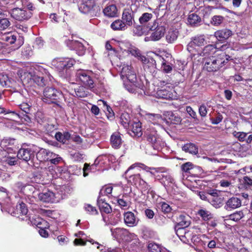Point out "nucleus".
<instances>
[{
  "instance_id": "f257e3e1",
  "label": "nucleus",
  "mask_w": 252,
  "mask_h": 252,
  "mask_svg": "<svg viewBox=\"0 0 252 252\" xmlns=\"http://www.w3.org/2000/svg\"><path fill=\"white\" fill-rule=\"evenodd\" d=\"M121 77L122 79H126L130 83L131 88H127V90L131 93H134L136 89H143L144 85L140 80H138L136 73L131 65H124L122 68Z\"/></svg>"
},
{
  "instance_id": "f03ea898",
  "label": "nucleus",
  "mask_w": 252,
  "mask_h": 252,
  "mask_svg": "<svg viewBox=\"0 0 252 252\" xmlns=\"http://www.w3.org/2000/svg\"><path fill=\"white\" fill-rule=\"evenodd\" d=\"M63 97V94L54 88L47 87L44 90L43 101L46 103H53L56 109L62 108L58 100Z\"/></svg>"
},
{
  "instance_id": "7ed1b4c3",
  "label": "nucleus",
  "mask_w": 252,
  "mask_h": 252,
  "mask_svg": "<svg viewBox=\"0 0 252 252\" xmlns=\"http://www.w3.org/2000/svg\"><path fill=\"white\" fill-rule=\"evenodd\" d=\"M227 56L224 53H221L217 57H212L207 59L204 68L209 72H214L219 70L225 63V59Z\"/></svg>"
},
{
  "instance_id": "20e7f679",
  "label": "nucleus",
  "mask_w": 252,
  "mask_h": 252,
  "mask_svg": "<svg viewBox=\"0 0 252 252\" xmlns=\"http://www.w3.org/2000/svg\"><path fill=\"white\" fill-rule=\"evenodd\" d=\"M144 140L155 150H159L162 146V142L157 131L154 129L148 128L144 132Z\"/></svg>"
},
{
  "instance_id": "39448f33",
  "label": "nucleus",
  "mask_w": 252,
  "mask_h": 252,
  "mask_svg": "<svg viewBox=\"0 0 252 252\" xmlns=\"http://www.w3.org/2000/svg\"><path fill=\"white\" fill-rule=\"evenodd\" d=\"M79 9L81 13L95 16L99 13L100 9L95 3L94 0H82Z\"/></svg>"
},
{
  "instance_id": "423d86ee",
  "label": "nucleus",
  "mask_w": 252,
  "mask_h": 252,
  "mask_svg": "<svg viewBox=\"0 0 252 252\" xmlns=\"http://www.w3.org/2000/svg\"><path fill=\"white\" fill-rule=\"evenodd\" d=\"M149 29L153 31L150 38L153 41L160 40L165 34V27L161 22L155 20L152 25L149 26Z\"/></svg>"
},
{
  "instance_id": "0eeeda50",
  "label": "nucleus",
  "mask_w": 252,
  "mask_h": 252,
  "mask_svg": "<svg viewBox=\"0 0 252 252\" xmlns=\"http://www.w3.org/2000/svg\"><path fill=\"white\" fill-rule=\"evenodd\" d=\"M205 44V39L204 35H198L193 37L187 45V50L190 54L194 56L199 53L198 49L196 47L202 46Z\"/></svg>"
},
{
  "instance_id": "6e6552de",
  "label": "nucleus",
  "mask_w": 252,
  "mask_h": 252,
  "mask_svg": "<svg viewBox=\"0 0 252 252\" xmlns=\"http://www.w3.org/2000/svg\"><path fill=\"white\" fill-rule=\"evenodd\" d=\"M155 95L158 98L167 100L175 99L177 97L173 86L166 84L158 89Z\"/></svg>"
},
{
  "instance_id": "1a4fd4ad",
  "label": "nucleus",
  "mask_w": 252,
  "mask_h": 252,
  "mask_svg": "<svg viewBox=\"0 0 252 252\" xmlns=\"http://www.w3.org/2000/svg\"><path fill=\"white\" fill-rule=\"evenodd\" d=\"M91 73L87 70H78L75 75L76 81L82 82L88 88H94V81L90 76Z\"/></svg>"
},
{
  "instance_id": "9d476101",
  "label": "nucleus",
  "mask_w": 252,
  "mask_h": 252,
  "mask_svg": "<svg viewBox=\"0 0 252 252\" xmlns=\"http://www.w3.org/2000/svg\"><path fill=\"white\" fill-rule=\"evenodd\" d=\"M11 16L19 21L28 20L32 16V13L24 8H15L9 12Z\"/></svg>"
},
{
  "instance_id": "9b49d317",
  "label": "nucleus",
  "mask_w": 252,
  "mask_h": 252,
  "mask_svg": "<svg viewBox=\"0 0 252 252\" xmlns=\"http://www.w3.org/2000/svg\"><path fill=\"white\" fill-rule=\"evenodd\" d=\"M210 196L209 202L216 208H219L223 205L224 197L221 191L216 189H210Z\"/></svg>"
},
{
  "instance_id": "f8f14e48",
  "label": "nucleus",
  "mask_w": 252,
  "mask_h": 252,
  "mask_svg": "<svg viewBox=\"0 0 252 252\" xmlns=\"http://www.w3.org/2000/svg\"><path fill=\"white\" fill-rule=\"evenodd\" d=\"M125 223L129 227H134L138 225L139 220L135 214L131 212L127 211L123 214Z\"/></svg>"
},
{
  "instance_id": "ddd939ff",
  "label": "nucleus",
  "mask_w": 252,
  "mask_h": 252,
  "mask_svg": "<svg viewBox=\"0 0 252 252\" xmlns=\"http://www.w3.org/2000/svg\"><path fill=\"white\" fill-rule=\"evenodd\" d=\"M34 154V152L30 148L22 147L19 149L17 154V157L25 161H29L33 159Z\"/></svg>"
},
{
  "instance_id": "4468645a",
  "label": "nucleus",
  "mask_w": 252,
  "mask_h": 252,
  "mask_svg": "<svg viewBox=\"0 0 252 252\" xmlns=\"http://www.w3.org/2000/svg\"><path fill=\"white\" fill-rule=\"evenodd\" d=\"M119 46L121 50L131 54L132 56L139 58L141 60V57L143 56L141 55L139 50L135 47L130 46L129 43H125L123 42H121Z\"/></svg>"
},
{
  "instance_id": "2eb2a0df",
  "label": "nucleus",
  "mask_w": 252,
  "mask_h": 252,
  "mask_svg": "<svg viewBox=\"0 0 252 252\" xmlns=\"http://www.w3.org/2000/svg\"><path fill=\"white\" fill-rule=\"evenodd\" d=\"M74 62L71 59H60L56 62L55 65L60 71H63L72 67Z\"/></svg>"
},
{
  "instance_id": "dca6fc26",
  "label": "nucleus",
  "mask_w": 252,
  "mask_h": 252,
  "mask_svg": "<svg viewBox=\"0 0 252 252\" xmlns=\"http://www.w3.org/2000/svg\"><path fill=\"white\" fill-rule=\"evenodd\" d=\"M28 210L26 206V204L21 203L17 204L16 207L15 211H13V215L16 217L24 220L25 219L28 220V217L26 216L28 213Z\"/></svg>"
},
{
  "instance_id": "f3484780",
  "label": "nucleus",
  "mask_w": 252,
  "mask_h": 252,
  "mask_svg": "<svg viewBox=\"0 0 252 252\" xmlns=\"http://www.w3.org/2000/svg\"><path fill=\"white\" fill-rule=\"evenodd\" d=\"M141 61L144 63V68L150 73H154L156 68V60L152 58L141 57Z\"/></svg>"
},
{
  "instance_id": "a211bd4d",
  "label": "nucleus",
  "mask_w": 252,
  "mask_h": 252,
  "mask_svg": "<svg viewBox=\"0 0 252 252\" xmlns=\"http://www.w3.org/2000/svg\"><path fill=\"white\" fill-rule=\"evenodd\" d=\"M67 45L71 49L76 50L79 56L84 55L86 52V48L84 45L77 40H71L68 41Z\"/></svg>"
},
{
  "instance_id": "6ab92c4d",
  "label": "nucleus",
  "mask_w": 252,
  "mask_h": 252,
  "mask_svg": "<svg viewBox=\"0 0 252 252\" xmlns=\"http://www.w3.org/2000/svg\"><path fill=\"white\" fill-rule=\"evenodd\" d=\"M121 135L119 132L115 131L111 135L110 142L113 148L118 149L121 147L123 142Z\"/></svg>"
},
{
  "instance_id": "aec40b11",
  "label": "nucleus",
  "mask_w": 252,
  "mask_h": 252,
  "mask_svg": "<svg viewBox=\"0 0 252 252\" xmlns=\"http://www.w3.org/2000/svg\"><path fill=\"white\" fill-rule=\"evenodd\" d=\"M164 120L169 124L178 125L181 122V118L178 115H176L173 111H165L163 114Z\"/></svg>"
},
{
  "instance_id": "412c9836",
  "label": "nucleus",
  "mask_w": 252,
  "mask_h": 252,
  "mask_svg": "<svg viewBox=\"0 0 252 252\" xmlns=\"http://www.w3.org/2000/svg\"><path fill=\"white\" fill-rule=\"evenodd\" d=\"M122 21H123L126 26H131L134 21V12L131 9H125L122 14Z\"/></svg>"
},
{
  "instance_id": "4be33fe9",
  "label": "nucleus",
  "mask_w": 252,
  "mask_h": 252,
  "mask_svg": "<svg viewBox=\"0 0 252 252\" xmlns=\"http://www.w3.org/2000/svg\"><path fill=\"white\" fill-rule=\"evenodd\" d=\"M241 204V200L239 198L232 197L226 202L224 209L227 211H231L240 207Z\"/></svg>"
},
{
  "instance_id": "5701e85b",
  "label": "nucleus",
  "mask_w": 252,
  "mask_h": 252,
  "mask_svg": "<svg viewBox=\"0 0 252 252\" xmlns=\"http://www.w3.org/2000/svg\"><path fill=\"white\" fill-rule=\"evenodd\" d=\"M97 204L102 214L103 213L108 214L112 212V209L111 206L100 197H98L97 199Z\"/></svg>"
},
{
  "instance_id": "b1692460",
  "label": "nucleus",
  "mask_w": 252,
  "mask_h": 252,
  "mask_svg": "<svg viewBox=\"0 0 252 252\" xmlns=\"http://www.w3.org/2000/svg\"><path fill=\"white\" fill-rule=\"evenodd\" d=\"M145 118L154 125H158L164 120L160 114L155 113H146Z\"/></svg>"
},
{
  "instance_id": "393cba45",
  "label": "nucleus",
  "mask_w": 252,
  "mask_h": 252,
  "mask_svg": "<svg viewBox=\"0 0 252 252\" xmlns=\"http://www.w3.org/2000/svg\"><path fill=\"white\" fill-rule=\"evenodd\" d=\"M177 223L175 226V229L177 226H180V228L183 229L188 227L190 224V220L188 216L181 214L177 219Z\"/></svg>"
},
{
  "instance_id": "a878e982",
  "label": "nucleus",
  "mask_w": 252,
  "mask_h": 252,
  "mask_svg": "<svg viewBox=\"0 0 252 252\" xmlns=\"http://www.w3.org/2000/svg\"><path fill=\"white\" fill-rule=\"evenodd\" d=\"M116 230L117 233L120 238L126 241H129L135 236L134 233H130L126 228H118L116 229Z\"/></svg>"
},
{
  "instance_id": "bb28decb",
  "label": "nucleus",
  "mask_w": 252,
  "mask_h": 252,
  "mask_svg": "<svg viewBox=\"0 0 252 252\" xmlns=\"http://www.w3.org/2000/svg\"><path fill=\"white\" fill-rule=\"evenodd\" d=\"M104 15L109 18L116 17L118 16V9L114 4L109 5L103 10Z\"/></svg>"
},
{
  "instance_id": "cd10ccee",
  "label": "nucleus",
  "mask_w": 252,
  "mask_h": 252,
  "mask_svg": "<svg viewBox=\"0 0 252 252\" xmlns=\"http://www.w3.org/2000/svg\"><path fill=\"white\" fill-rule=\"evenodd\" d=\"M232 34V31L225 29L216 31L214 35L219 40H225L228 38Z\"/></svg>"
},
{
  "instance_id": "c85d7f7f",
  "label": "nucleus",
  "mask_w": 252,
  "mask_h": 252,
  "mask_svg": "<svg viewBox=\"0 0 252 252\" xmlns=\"http://www.w3.org/2000/svg\"><path fill=\"white\" fill-rule=\"evenodd\" d=\"M31 222L33 225L36 226L39 229L49 228V224L48 221L39 217L32 218Z\"/></svg>"
},
{
  "instance_id": "c756f323",
  "label": "nucleus",
  "mask_w": 252,
  "mask_h": 252,
  "mask_svg": "<svg viewBox=\"0 0 252 252\" xmlns=\"http://www.w3.org/2000/svg\"><path fill=\"white\" fill-rule=\"evenodd\" d=\"M40 200L46 203H52L55 201V193L52 191H48L39 194Z\"/></svg>"
},
{
  "instance_id": "7c9ffc66",
  "label": "nucleus",
  "mask_w": 252,
  "mask_h": 252,
  "mask_svg": "<svg viewBox=\"0 0 252 252\" xmlns=\"http://www.w3.org/2000/svg\"><path fill=\"white\" fill-rule=\"evenodd\" d=\"M128 182L135 186H141L146 183L145 181L142 179L140 174H136L129 176Z\"/></svg>"
},
{
  "instance_id": "2f4dec72",
  "label": "nucleus",
  "mask_w": 252,
  "mask_h": 252,
  "mask_svg": "<svg viewBox=\"0 0 252 252\" xmlns=\"http://www.w3.org/2000/svg\"><path fill=\"white\" fill-rule=\"evenodd\" d=\"M178 35L179 32L177 29H170L166 34V40L169 43H172L177 40Z\"/></svg>"
},
{
  "instance_id": "473e14b6",
  "label": "nucleus",
  "mask_w": 252,
  "mask_h": 252,
  "mask_svg": "<svg viewBox=\"0 0 252 252\" xmlns=\"http://www.w3.org/2000/svg\"><path fill=\"white\" fill-rule=\"evenodd\" d=\"M131 131L133 133V136L139 138L142 134V124L139 121L134 122L132 124Z\"/></svg>"
},
{
  "instance_id": "72a5a7b5",
  "label": "nucleus",
  "mask_w": 252,
  "mask_h": 252,
  "mask_svg": "<svg viewBox=\"0 0 252 252\" xmlns=\"http://www.w3.org/2000/svg\"><path fill=\"white\" fill-rule=\"evenodd\" d=\"M216 50V48L214 45H208L202 50L199 51V53H197V55L206 57L214 54Z\"/></svg>"
},
{
  "instance_id": "f704fd0d",
  "label": "nucleus",
  "mask_w": 252,
  "mask_h": 252,
  "mask_svg": "<svg viewBox=\"0 0 252 252\" xmlns=\"http://www.w3.org/2000/svg\"><path fill=\"white\" fill-rule=\"evenodd\" d=\"M182 149L186 153H189L192 155L198 154V147L193 143H189L182 146Z\"/></svg>"
},
{
  "instance_id": "c9c22d12",
  "label": "nucleus",
  "mask_w": 252,
  "mask_h": 252,
  "mask_svg": "<svg viewBox=\"0 0 252 252\" xmlns=\"http://www.w3.org/2000/svg\"><path fill=\"white\" fill-rule=\"evenodd\" d=\"M131 119V115L127 111L122 113L120 117L121 123L125 128L129 126Z\"/></svg>"
},
{
  "instance_id": "e433bc0d",
  "label": "nucleus",
  "mask_w": 252,
  "mask_h": 252,
  "mask_svg": "<svg viewBox=\"0 0 252 252\" xmlns=\"http://www.w3.org/2000/svg\"><path fill=\"white\" fill-rule=\"evenodd\" d=\"M49 150L45 149H40L36 153V158L40 162L48 161V155L49 156Z\"/></svg>"
},
{
  "instance_id": "4c0bfd02",
  "label": "nucleus",
  "mask_w": 252,
  "mask_h": 252,
  "mask_svg": "<svg viewBox=\"0 0 252 252\" xmlns=\"http://www.w3.org/2000/svg\"><path fill=\"white\" fill-rule=\"evenodd\" d=\"M110 27L114 31H124L127 28L125 22L120 19L116 20L112 22Z\"/></svg>"
},
{
  "instance_id": "58836bf2",
  "label": "nucleus",
  "mask_w": 252,
  "mask_h": 252,
  "mask_svg": "<svg viewBox=\"0 0 252 252\" xmlns=\"http://www.w3.org/2000/svg\"><path fill=\"white\" fill-rule=\"evenodd\" d=\"M197 214L199 215L202 218V219L205 221H209L213 218V214H212L209 211H207L206 209H199L197 211Z\"/></svg>"
},
{
  "instance_id": "ea45409f",
  "label": "nucleus",
  "mask_w": 252,
  "mask_h": 252,
  "mask_svg": "<svg viewBox=\"0 0 252 252\" xmlns=\"http://www.w3.org/2000/svg\"><path fill=\"white\" fill-rule=\"evenodd\" d=\"M157 60L161 63L162 70L165 73H169L172 70V67L169 64V63H167L166 61L164 60L163 58L160 56L157 55Z\"/></svg>"
},
{
  "instance_id": "a19ab883",
  "label": "nucleus",
  "mask_w": 252,
  "mask_h": 252,
  "mask_svg": "<svg viewBox=\"0 0 252 252\" xmlns=\"http://www.w3.org/2000/svg\"><path fill=\"white\" fill-rule=\"evenodd\" d=\"M75 95L79 97H85L89 94V92L87 89L84 86H79L74 89Z\"/></svg>"
},
{
  "instance_id": "79ce46f5",
  "label": "nucleus",
  "mask_w": 252,
  "mask_h": 252,
  "mask_svg": "<svg viewBox=\"0 0 252 252\" xmlns=\"http://www.w3.org/2000/svg\"><path fill=\"white\" fill-rule=\"evenodd\" d=\"M71 135L69 132H64L62 134L60 132H57L55 134L56 139L59 142L65 143L70 138Z\"/></svg>"
},
{
  "instance_id": "37998d69",
  "label": "nucleus",
  "mask_w": 252,
  "mask_h": 252,
  "mask_svg": "<svg viewBox=\"0 0 252 252\" xmlns=\"http://www.w3.org/2000/svg\"><path fill=\"white\" fill-rule=\"evenodd\" d=\"M244 217V214L242 211L235 212L226 216V220H231L234 221H238Z\"/></svg>"
},
{
  "instance_id": "c03bdc74",
  "label": "nucleus",
  "mask_w": 252,
  "mask_h": 252,
  "mask_svg": "<svg viewBox=\"0 0 252 252\" xmlns=\"http://www.w3.org/2000/svg\"><path fill=\"white\" fill-rule=\"evenodd\" d=\"M140 168L142 169L146 170L147 172L150 171V170L154 169V168L149 167L145 164L141 163H135L132 164L130 166L128 167V168L125 172V174L127 175L128 173L131 170L135 168Z\"/></svg>"
},
{
  "instance_id": "a18cd8bd",
  "label": "nucleus",
  "mask_w": 252,
  "mask_h": 252,
  "mask_svg": "<svg viewBox=\"0 0 252 252\" xmlns=\"http://www.w3.org/2000/svg\"><path fill=\"white\" fill-rule=\"evenodd\" d=\"M153 17V15L152 13H144L139 18V23L142 26H146Z\"/></svg>"
},
{
  "instance_id": "49530a36",
  "label": "nucleus",
  "mask_w": 252,
  "mask_h": 252,
  "mask_svg": "<svg viewBox=\"0 0 252 252\" xmlns=\"http://www.w3.org/2000/svg\"><path fill=\"white\" fill-rule=\"evenodd\" d=\"M147 250L148 252H161L162 246L161 245L154 242H149L147 246Z\"/></svg>"
},
{
  "instance_id": "de8ad7c7",
  "label": "nucleus",
  "mask_w": 252,
  "mask_h": 252,
  "mask_svg": "<svg viewBox=\"0 0 252 252\" xmlns=\"http://www.w3.org/2000/svg\"><path fill=\"white\" fill-rule=\"evenodd\" d=\"M30 75V80H32L38 86H43L45 85V80L43 77H40L38 75L32 74L30 73L28 76Z\"/></svg>"
},
{
  "instance_id": "09e8293b",
  "label": "nucleus",
  "mask_w": 252,
  "mask_h": 252,
  "mask_svg": "<svg viewBox=\"0 0 252 252\" xmlns=\"http://www.w3.org/2000/svg\"><path fill=\"white\" fill-rule=\"evenodd\" d=\"M31 179L32 182H34L37 184H44V183L43 178L41 173V172L36 171H34L32 173Z\"/></svg>"
},
{
  "instance_id": "8fccbe9b",
  "label": "nucleus",
  "mask_w": 252,
  "mask_h": 252,
  "mask_svg": "<svg viewBox=\"0 0 252 252\" xmlns=\"http://www.w3.org/2000/svg\"><path fill=\"white\" fill-rule=\"evenodd\" d=\"M200 22V17L196 14L189 15L188 18V23L192 26H195Z\"/></svg>"
},
{
  "instance_id": "3c124183",
  "label": "nucleus",
  "mask_w": 252,
  "mask_h": 252,
  "mask_svg": "<svg viewBox=\"0 0 252 252\" xmlns=\"http://www.w3.org/2000/svg\"><path fill=\"white\" fill-rule=\"evenodd\" d=\"M224 20V18L222 16L215 15L212 17L211 23L213 26H218L223 22Z\"/></svg>"
},
{
  "instance_id": "603ef678",
  "label": "nucleus",
  "mask_w": 252,
  "mask_h": 252,
  "mask_svg": "<svg viewBox=\"0 0 252 252\" xmlns=\"http://www.w3.org/2000/svg\"><path fill=\"white\" fill-rule=\"evenodd\" d=\"M88 167L91 169V172H94L96 170H99V169H97V168L95 167V165H94L93 164L90 165V164L85 163L84 165V167L83 169V176L84 177H86L88 175V173L87 172V169Z\"/></svg>"
},
{
  "instance_id": "864d4df0",
  "label": "nucleus",
  "mask_w": 252,
  "mask_h": 252,
  "mask_svg": "<svg viewBox=\"0 0 252 252\" xmlns=\"http://www.w3.org/2000/svg\"><path fill=\"white\" fill-rule=\"evenodd\" d=\"M4 15L0 18V29L4 30L6 29L10 25V23L8 19L4 18Z\"/></svg>"
},
{
  "instance_id": "5fc2aeb1",
  "label": "nucleus",
  "mask_w": 252,
  "mask_h": 252,
  "mask_svg": "<svg viewBox=\"0 0 252 252\" xmlns=\"http://www.w3.org/2000/svg\"><path fill=\"white\" fill-rule=\"evenodd\" d=\"M10 81L6 74H0V84L3 87L9 86Z\"/></svg>"
},
{
  "instance_id": "6e6d98bb",
  "label": "nucleus",
  "mask_w": 252,
  "mask_h": 252,
  "mask_svg": "<svg viewBox=\"0 0 252 252\" xmlns=\"http://www.w3.org/2000/svg\"><path fill=\"white\" fill-rule=\"evenodd\" d=\"M241 182L243 187L246 189L252 186V179L248 176H244L243 179L241 180Z\"/></svg>"
},
{
  "instance_id": "4d7b16f0",
  "label": "nucleus",
  "mask_w": 252,
  "mask_h": 252,
  "mask_svg": "<svg viewBox=\"0 0 252 252\" xmlns=\"http://www.w3.org/2000/svg\"><path fill=\"white\" fill-rule=\"evenodd\" d=\"M81 106L84 110H87L88 109H91V110H99V107L96 105L86 102H82Z\"/></svg>"
},
{
  "instance_id": "13d9d810",
  "label": "nucleus",
  "mask_w": 252,
  "mask_h": 252,
  "mask_svg": "<svg viewBox=\"0 0 252 252\" xmlns=\"http://www.w3.org/2000/svg\"><path fill=\"white\" fill-rule=\"evenodd\" d=\"M210 189H207L206 191H199L198 195L202 200L209 202L210 196Z\"/></svg>"
},
{
  "instance_id": "bf43d9fd",
  "label": "nucleus",
  "mask_w": 252,
  "mask_h": 252,
  "mask_svg": "<svg viewBox=\"0 0 252 252\" xmlns=\"http://www.w3.org/2000/svg\"><path fill=\"white\" fill-rule=\"evenodd\" d=\"M222 115L220 113H218L215 114L214 116H212L210 119L213 124L217 125L222 121Z\"/></svg>"
},
{
  "instance_id": "052dcab7",
  "label": "nucleus",
  "mask_w": 252,
  "mask_h": 252,
  "mask_svg": "<svg viewBox=\"0 0 252 252\" xmlns=\"http://www.w3.org/2000/svg\"><path fill=\"white\" fill-rule=\"evenodd\" d=\"M117 203L118 204L120 208L122 209H126L128 207V202L125 200L123 198H118L117 199Z\"/></svg>"
},
{
  "instance_id": "680f3d73",
  "label": "nucleus",
  "mask_w": 252,
  "mask_h": 252,
  "mask_svg": "<svg viewBox=\"0 0 252 252\" xmlns=\"http://www.w3.org/2000/svg\"><path fill=\"white\" fill-rule=\"evenodd\" d=\"M97 106L99 109H106L107 110H109V109H111L110 106L107 104L106 101L100 99L98 100L97 102Z\"/></svg>"
},
{
  "instance_id": "e2e57ef3",
  "label": "nucleus",
  "mask_w": 252,
  "mask_h": 252,
  "mask_svg": "<svg viewBox=\"0 0 252 252\" xmlns=\"http://www.w3.org/2000/svg\"><path fill=\"white\" fill-rule=\"evenodd\" d=\"M160 204L161 209L162 212L164 213H169L171 210V207L170 206L165 202H161L159 203Z\"/></svg>"
},
{
  "instance_id": "0e129e2a",
  "label": "nucleus",
  "mask_w": 252,
  "mask_h": 252,
  "mask_svg": "<svg viewBox=\"0 0 252 252\" xmlns=\"http://www.w3.org/2000/svg\"><path fill=\"white\" fill-rule=\"evenodd\" d=\"M233 134L235 137L238 138L239 140L240 141H245L246 137L247 136V133L243 132L234 131L233 132Z\"/></svg>"
},
{
  "instance_id": "69168bd1",
  "label": "nucleus",
  "mask_w": 252,
  "mask_h": 252,
  "mask_svg": "<svg viewBox=\"0 0 252 252\" xmlns=\"http://www.w3.org/2000/svg\"><path fill=\"white\" fill-rule=\"evenodd\" d=\"M193 167V164L190 162H187L183 164L181 166V169L182 171L185 172H188L190 169H192Z\"/></svg>"
},
{
  "instance_id": "338daca9",
  "label": "nucleus",
  "mask_w": 252,
  "mask_h": 252,
  "mask_svg": "<svg viewBox=\"0 0 252 252\" xmlns=\"http://www.w3.org/2000/svg\"><path fill=\"white\" fill-rule=\"evenodd\" d=\"M4 161L10 165H15L17 163V159L15 157H5Z\"/></svg>"
},
{
  "instance_id": "774afa93",
  "label": "nucleus",
  "mask_w": 252,
  "mask_h": 252,
  "mask_svg": "<svg viewBox=\"0 0 252 252\" xmlns=\"http://www.w3.org/2000/svg\"><path fill=\"white\" fill-rule=\"evenodd\" d=\"M85 210L92 215H96L98 213L95 207L91 205L90 204H87L85 205Z\"/></svg>"
}]
</instances>
